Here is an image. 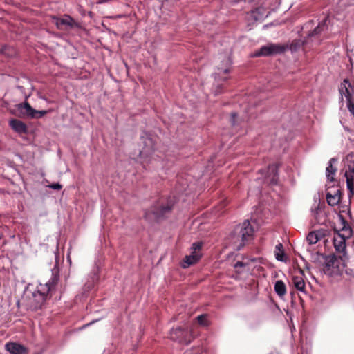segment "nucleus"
Instances as JSON below:
<instances>
[{"instance_id":"nucleus-1","label":"nucleus","mask_w":354,"mask_h":354,"mask_svg":"<svg viewBox=\"0 0 354 354\" xmlns=\"http://www.w3.org/2000/svg\"><path fill=\"white\" fill-rule=\"evenodd\" d=\"M156 138L149 133L143 132L140 140L143 145L140 151V158L145 169L163 168L165 155L156 147Z\"/></svg>"},{"instance_id":"nucleus-2","label":"nucleus","mask_w":354,"mask_h":354,"mask_svg":"<svg viewBox=\"0 0 354 354\" xmlns=\"http://www.w3.org/2000/svg\"><path fill=\"white\" fill-rule=\"evenodd\" d=\"M58 270L55 268L52 270L51 278L44 284L40 283L37 290L33 292V297L38 301L39 306L46 301L48 294L53 290L59 281Z\"/></svg>"},{"instance_id":"nucleus-3","label":"nucleus","mask_w":354,"mask_h":354,"mask_svg":"<svg viewBox=\"0 0 354 354\" xmlns=\"http://www.w3.org/2000/svg\"><path fill=\"white\" fill-rule=\"evenodd\" d=\"M340 98L342 102L346 100V107L351 114L354 117V82L344 79L338 87Z\"/></svg>"},{"instance_id":"nucleus-4","label":"nucleus","mask_w":354,"mask_h":354,"mask_svg":"<svg viewBox=\"0 0 354 354\" xmlns=\"http://www.w3.org/2000/svg\"><path fill=\"white\" fill-rule=\"evenodd\" d=\"M288 49V46L284 44L269 43L262 46L259 50H256L252 57H268L283 53Z\"/></svg>"},{"instance_id":"nucleus-5","label":"nucleus","mask_w":354,"mask_h":354,"mask_svg":"<svg viewBox=\"0 0 354 354\" xmlns=\"http://www.w3.org/2000/svg\"><path fill=\"white\" fill-rule=\"evenodd\" d=\"M236 233H238V237H241V243L237 246V250H240L246 243L252 239L254 234V229L250 225L248 220L245 221L237 226L235 230Z\"/></svg>"},{"instance_id":"nucleus-6","label":"nucleus","mask_w":354,"mask_h":354,"mask_svg":"<svg viewBox=\"0 0 354 354\" xmlns=\"http://www.w3.org/2000/svg\"><path fill=\"white\" fill-rule=\"evenodd\" d=\"M169 337L180 344H188L192 339V335L187 327H176L170 330Z\"/></svg>"},{"instance_id":"nucleus-7","label":"nucleus","mask_w":354,"mask_h":354,"mask_svg":"<svg viewBox=\"0 0 354 354\" xmlns=\"http://www.w3.org/2000/svg\"><path fill=\"white\" fill-rule=\"evenodd\" d=\"M220 59H221L222 66H217L216 72L214 73V79L217 81H225L228 79L226 74L230 72L232 60L227 55L222 56Z\"/></svg>"},{"instance_id":"nucleus-8","label":"nucleus","mask_w":354,"mask_h":354,"mask_svg":"<svg viewBox=\"0 0 354 354\" xmlns=\"http://www.w3.org/2000/svg\"><path fill=\"white\" fill-rule=\"evenodd\" d=\"M17 109L24 116L28 118H41L44 116L48 111H37L34 109L28 102H24L17 105Z\"/></svg>"},{"instance_id":"nucleus-9","label":"nucleus","mask_w":354,"mask_h":354,"mask_svg":"<svg viewBox=\"0 0 354 354\" xmlns=\"http://www.w3.org/2000/svg\"><path fill=\"white\" fill-rule=\"evenodd\" d=\"M201 243H194L191 247V254L185 256L181 266L183 268H187L190 266L196 263L201 257L200 250L201 249Z\"/></svg>"},{"instance_id":"nucleus-10","label":"nucleus","mask_w":354,"mask_h":354,"mask_svg":"<svg viewBox=\"0 0 354 354\" xmlns=\"http://www.w3.org/2000/svg\"><path fill=\"white\" fill-rule=\"evenodd\" d=\"M348 239L347 237L342 235L339 231H337L333 236V245L335 249L336 252L339 254V258L342 260H344V258L346 257V240Z\"/></svg>"},{"instance_id":"nucleus-11","label":"nucleus","mask_w":354,"mask_h":354,"mask_svg":"<svg viewBox=\"0 0 354 354\" xmlns=\"http://www.w3.org/2000/svg\"><path fill=\"white\" fill-rule=\"evenodd\" d=\"M345 177L346 179V186L349 190V196L354 194V163L349 164L345 171Z\"/></svg>"},{"instance_id":"nucleus-12","label":"nucleus","mask_w":354,"mask_h":354,"mask_svg":"<svg viewBox=\"0 0 354 354\" xmlns=\"http://www.w3.org/2000/svg\"><path fill=\"white\" fill-rule=\"evenodd\" d=\"M53 20L59 30L67 29L73 26L74 20L69 15H65L62 18L53 17Z\"/></svg>"},{"instance_id":"nucleus-13","label":"nucleus","mask_w":354,"mask_h":354,"mask_svg":"<svg viewBox=\"0 0 354 354\" xmlns=\"http://www.w3.org/2000/svg\"><path fill=\"white\" fill-rule=\"evenodd\" d=\"M326 201L330 206L339 205L341 200V191L339 188H334L326 192Z\"/></svg>"},{"instance_id":"nucleus-14","label":"nucleus","mask_w":354,"mask_h":354,"mask_svg":"<svg viewBox=\"0 0 354 354\" xmlns=\"http://www.w3.org/2000/svg\"><path fill=\"white\" fill-rule=\"evenodd\" d=\"M171 209L172 206L169 204L166 205H158L157 207H153L151 212L154 215L155 218L159 219L169 214L171 211Z\"/></svg>"},{"instance_id":"nucleus-15","label":"nucleus","mask_w":354,"mask_h":354,"mask_svg":"<svg viewBox=\"0 0 354 354\" xmlns=\"http://www.w3.org/2000/svg\"><path fill=\"white\" fill-rule=\"evenodd\" d=\"M6 347L11 354H27L26 347L15 342L7 343Z\"/></svg>"},{"instance_id":"nucleus-16","label":"nucleus","mask_w":354,"mask_h":354,"mask_svg":"<svg viewBox=\"0 0 354 354\" xmlns=\"http://www.w3.org/2000/svg\"><path fill=\"white\" fill-rule=\"evenodd\" d=\"M10 127L18 133H25L27 131V127L24 122L17 119H12L9 121Z\"/></svg>"},{"instance_id":"nucleus-17","label":"nucleus","mask_w":354,"mask_h":354,"mask_svg":"<svg viewBox=\"0 0 354 354\" xmlns=\"http://www.w3.org/2000/svg\"><path fill=\"white\" fill-rule=\"evenodd\" d=\"M292 283L297 290L305 292L306 284L301 273L292 277Z\"/></svg>"},{"instance_id":"nucleus-18","label":"nucleus","mask_w":354,"mask_h":354,"mask_svg":"<svg viewBox=\"0 0 354 354\" xmlns=\"http://www.w3.org/2000/svg\"><path fill=\"white\" fill-rule=\"evenodd\" d=\"M266 10L264 7L260 6L256 8L254 10H252L250 12V17L252 20L261 21L263 20L267 15H266Z\"/></svg>"},{"instance_id":"nucleus-19","label":"nucleus","mask_w":354,"mask_h":354,"mask_svg":"<svg viewBox=\"0 0 354 354\" xmlns=\"http://www.w3.org/2000/svg\"><path fill=\"white\" fill-rule=\"evenodd\" d=\"M337 160L335 158H331L329 160L328 166L326 168V178L330 182H333L335 180L334 177H335V173L337 171V169H336V167H333V164L334 162H337Z\"/></svg>"},{"instance_id":"nucleus-20","label":"nucleus","mask_w":354,"mask_h":354,"mask_svg":"<svg viewBox=\"0 0 354 354\" xmlns=\"http://www.w3.org/2000/svg\"><path fill=\"white\" fill-rule=\"evenodd\" d=\"M274 289L276 294L280 297H283L286 293V286L281 280L276 281Z\"/></svg>"},{"instance_id":"nucleus-21","label":"nucleus","mask_w":354,"mask_h":354,"mask_svg":"<svg viewBox=\"0 0 354 354\" xmlns=\"http://www.w3.org/2000/svg\"><path fill=\"white\" fill-rule=\"evenodd\" d=\"M268 176H272L270 181L272 183H276V177L278 176V166L275 164L270 165L267 169Z\"/></svg>"},{"instance_id":"nucleus-22","label":"nucleus","mask_w":354,"mask_h":354,"mask_svg":"<svg viewBox=\"0 0 354 354\" xmlns=\"http://www.w3.org/2000/svg\"><path fill=\"white\" fill-rule=\"evenodd\" d=\"M335 262V256L328 257L325 263H324V270L326 273L330 274L332 272L330 271V268L333 267Z\"/></svg>"},{"instance_id":"nucleus-23","label":"nucleus","mask_w":354,"mask_h":354,"mask_svg":"<svg viewBox=\"0 0 354 354\" xmlns=\"http://www.w3.org/2000/svg\"><path fill=\"white\" fill-rule=\"evenodd\" d=\"M275 258L277 261H285L283 245L279 243L275 246Z\"/></svg>"},{"instance_id":"nucleus-24","label":"nucleus","mask_w":354,"mask_h":354,"mask_svg":"<svg viewBox=\"0 0 354 354\" xmlns=\"http://www.w3.org/2000/svg\"><path fill=\"white\" fill-rule=\"evenodd\" d=\"M320 237L319 236V234L317 232H310L306 237V241L308 242L310 245L317 243Z\"/></svg>"},{"instance_id":"nucleus-25","label":"nucleus","mask_w":354,"mask_h":354,"mask_svg":"<svg viewBox=\"0 0 354 354\" xmlns=\"http://www.w3.org/2000/svg\"><path fill=\"white\" fill-rule=\"evenodd\" d=\"M199 325L206 327L209 325V321L208 319V315L206 314H202L198 315L196 318Z\"/></svg>"},{"instance_id":"nucleus-26","label":"nucleus","mask_w":354,"mask_h":354,"mask_svg":"<svg viewBox=\"0 0 354 354\" xmlns=\"http://www.w3.org/2000/svg\"><path fill=\"white\" fill-rule=\"evenodd\" d=\"M341 231L342 232V235L345 237L349 238L352 235V230L344 220H343V227Z\"/></svg>"},{"instance_id":"nucleus-27","label":"nucleus","mask_w":354,"mask_h":354,"mask_svg":"<svg viewBox=\"0 0 354 354\" xmlns=\"http://www.w3.org/2000/svg\"><path fill=\"white\" fill-rule=\"evenodd\" d=\"M325 22H321L319 23L317 27L315 28V29L308 34V36L309 37H313L316 35H318L321 32V31L324 30V29L325 28Z\"/></svg>"},{"instance_id":"nucleus-28","label":"nucleus","mask_w":354,"mask_h":354,"mask_svg":"<svg viewBox=\"0 0 354 354\" xmlns=\"http://www.w3.org/2000/svg\"><path fill=\"white\" fill-rule=\"evenodd\" d=\"M1 53L8 57H12V56L15 55L16 50L12 47L6 46L2 48Z\"/></svg>"},{"instance_id":"nucleus-29","label":"nucleus","mask_w":354,"mask_h":354,"mask_svg":"<svg viewBox=\"0 0 354 354\" xmlns=\"http://www.w3.org/2000/svg\"><path fill=\"white\" fill-rule=\"evenodd\" d=\"M49 187L53 189L59 190L62 189V185L61 184H59V183H53V184L50 185Z\"/></svg>"},{"instance_id":"nucleus-30","label":"nucleus","mask_w":354,"mask_h":354,"mask_svg":"<svg viewBox=\"0 0 354 354\" xmlns=\"http://www.w3.org/2000/svg\"><path fill=\"white\" fill-rule=\"evenodd\" d=\"M246 266H247V264L243 263V262H242V261H237L234 264V267L235 269H237L239 268H243V267H245Z\"/></svg>"},{"instance_id":"nucleus-31","label":"nucleus","mask_w":354,"mask_h":354,"mask_svg":"<svg viewBox=\"0 0 354 354\" xmlns=\"http://www.w3.org/2000/svg\"><path fill=\"white\" fill-rule=\"evenodd\" d=\"M184 354H200L199 350L198 348L196 349H192V350H187L185 351Z\"/></svg>"},{"instance_id":"nucleus-32","label":"nucleus","mask_w":354,"mask_h":354,"mask_svg":"<svg viewBox=\"0 0 354 354\" xmlns=\"http://www.w3.org/2000/svg\"><path fill=\"white\" fill-rule=\"evenodd\" d=\"M237 117V114L236 113H231V123L232 125L235 124V120Z\"/></svg>"},{"instance_id":"nucleus-33","label":"nucleus","mask_w":354,"mask_h":354,"mask_svg":"<svg viewBox=\"0 0 354 354\" xmlns=\"http://www.w3.org/2000/svg\"><path fill=\"white\" fill-rule=\"evenodd\" d=\"M104 2H106L105 0H101V1H98L99 3H104Z\"/></svg>"},{"instance_id":"nucleus-34","label":"nucleus","mask_w":354,"mask_h":354,"mask_svg":"<svg viewBox=\"0 0 354 354\" xmlns=\"http://www.w3.org/2000/svg\"><path fill=\"white\" fill-rule=\"evenodd\" d=\"M93 322H95V321H93L92 322L88 323V324H86L85 326H89V325H91V324L92 323H93Z\"/></svg>"},{"instance_id":"nucleus-35","label":"nucleus","mask_w":354,"mask_h":354,"mask_svg":"<svg viewBox=\"0 0 354 354\" xmlns=\"http://www.w3.org/2000/svg\"><path fill=\"white\" fill-rule=\"evenodd\" d=\"M1 239V234H0V239Z\"/></svg>"}]
</instances>
